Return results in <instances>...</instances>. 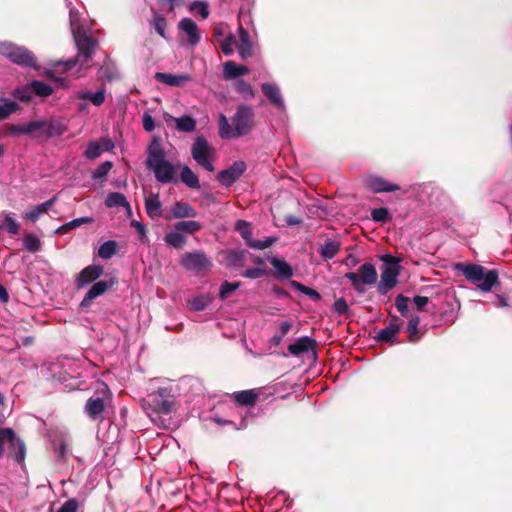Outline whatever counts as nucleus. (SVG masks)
I'll list each match as a JSON object with an SVG mask.
<instances>
[{
    "instance_id": "obj_1",
    "label": "nucleus",
    "mask_w": 512,
    "mask_h": 512,
    "mask_svg": "<svg viewBox=\"0 0 512 512\" xmlns=\"http://www.w3.org/2000/svg\"><path fill=\"white\" fill-rule=\"evenodd\" d=\"M73 37L78 49V54L66 61L59 60L52 63L53 67L59 68L62 72L71 70L77 64L81 66L87 64L92 59L98 46V40L82 29L73 31Z\"/></svg>"
},
{
    "instance_id": "obj_2",
    "label": "nucleus",
    "mask_w": 512,
    "mask_h": 512,
    "mask_svg": "<svg viewBox=\"0 0 512 512\" xmlns=\"http://www.w3.org/2000/svg\"><path fill=\"white\" fill-rule=\"evenodd\" d=\"M0 54L14 64L24 68L37 70L39 68L35 54L24 46L12 42H0Z\"/></svg>"
},
{
    "instance_id": "obj_3",
    "label": "nucleus",
    "mask_w": 512,
    "mask_h": 512,
    "mask_svg": "<svg viewBox=\"0 0 512 512\" xmlns=\"http://www.w3.org/2000/svg\"><path fill=\"white\" fill-rule=\"evenodd\" d=\"M174 397L169 395L167 389L159 388L157 391L148 395V398L143 400V408L148 414H169L174 407Z\"/></svg>"
},
{
    "instance_id": "obj_4",
    "label": "nucleus",
    "mask_w": 512,
    "mask_h": 512,
    "mask_svg": "<svg viewBox=\"0 0 512 512\" xmlns=\"http://www.w3.org/2000/svg\"><path fill=\"white\" fill-rule=\"evenodd\" d=\"M254 116L255 113L252 107L248 105L238 106L232 118L234 134L238 137L249 134L254 126Z\"/></svg>"
},
{
    "instance_id": "obj_5",
    "label": "nucleus",
    "mask_w": 512,
    "mask_h": 512,
    "mask_svg": "<svg viewBox=\"0 0 512 512\" xmlns=\"http://www.w3.org/2000/svg\"><path fill=\"white\" fill-rule=\"evenodd\" d=\"M382 261L386 263L382 274L378 289L381 293L386 294L390 291L397 283V277L399 275L398 260L391 255H384Z\"/></svg>"
},
{
    "instance_id": "obj_6",
    "label": "nucleus",
    "mask_w": 512,
    "mask_h": 512,
    "mask_svg": "<svg viewBox=\"0 0 512 512\" xmlns=\"http://www.w3.org/2000/svg\"><path fill=\"white\" fill-rule=\"evenodd\" d=\"M32 129L35 138L57 137L67 131V127L56 119L32 121Z\"/></svg>"
},
{
    "instance_id": "obj_7",
    "label": "nucleus",
    "mask_w": 512,
    "mask_h": 512,
    "mask_svg": "<svg viewBox=\"0 0 512 512\" xmlns=\"http://www.w3.org/2000/svg\"><path fill=\"white\" fill-rule=\"evenodd\" d=\"M180 265L187 271L201 273L212 267L210 258L202 251L188 252L182 255Z\"/></svg>"
},
{
    "instance_id": "obj_8",
    "label": "nucleus",
    "mask_w": 512,
    "mask_h": 512,
    "mask_svg": "<svg viewBox=\"0 0 512 512\" xmlns=\"http://www.w3.org/2000/svg\"><path fill=\"white\" fill-rule=\"evenodd\" d=\"M117 282L115 279L110 280H99L95 282L86 295L84 296L83 300L80 303V308L82 310L88 309L93 300L101 295H103L105 292H107L110 288L114 286V284Z\"/></svg>"
},
{
    "instance_id": "obj_9",
    "label": "nucleus",
    "mask_w": 512,
    "mask_h": 512,
    "mask_svg": "<svg viewBox=\"0 0 512 512\" xmlns=\"http://www.w3.org/2000/svg\"><path fill=\"white\" fill-rule=\"evenodd\" d=\"M246 163L244 161H236L227 169L221 170L217 174V180L226 187L236 182L246 171Z\"/></svg>"
},
{
    "instance_id": "obj_10",
    "label": "nucleus",
    "mask_w": 512,
    "mask_h": 512,
    "mask_svg": "<svg viewBox=\"0 0 512 512\" xmlns=\"http://www.w3.org/2000/svg\"><path fill=\"white\" fill-rule=\"evenodd\" d=\"M147 167L153 170L156 179L161 183H169L174 180V167L166 159L151 163Z\"/></svg>"
},
{
    "instance_id": "obj_11",
    "label": "nucleus",
    "mask_w": 512,
    "mask_h": 512,
    "mask_svg": "<svg viewBox=\"0 0 512 512\" xmlns=\"http://www.w3.org/2000/svg\"><path fill=\"white\" fill-rule=\"evenodd\" d=\"M104 272L101 265H89L85 267L76 277L75 286L76 288L82 289L90 283L97 280Z\"/></svg>"
},
{
    "instance_id": "obj_12",
    "label": "nucleus",
    "mask_w": 512,
    "mask_h": 512,
    "mask_svg": "<svg viewBox=\"0 0 512 512\" xmlns=\"http://www.w3.org/2000/svg\"><path fill=\"white\" fill-rule=\"evenodd\" d=\"M212 152V147L204 137L198 136L195 138L191 148V154L197 163L209 158Z\"/></svg>"
},
{
    "instance_id": "obj_13",
    "label": "nucleus",
    "mask_w": 512,
    "mask_h": 512,
    "mask_svg": "<svg viewBox=\"0 0 512 512\" xmlns=\"http://www.w3.org/2000/svg\"><path fill=\"white\" fill-rule=\"evenodd\" d=\"M239 40L236 42V48L241 59L245 60L253 55V45L250 35L242 26L238 29Z\"/></svg>"
},
{
    "instance_id": "obj_14",
    "label": "nucleus",
    "mask_w": 512,
    "mask_h": 512,
    "mask_svg": "<svg viewBox=\"0 0 512 512\" xmlns=\"http://www.w3.org/2000/svg\"><path fill=\"white\" fill-rule=\"evenodd\" d=\"M179 29L188 35V42L195 46L200 42L201 36L197 24L191 18H183L178 25Z\"/></svg>"
},
{
    "instance_id": "obj_15",
    "label": "nucleus",
    "mask_w": 512,
    "mask_h": 512,
    "mask_svg": "<svg viewBox=\"0 0 512 512\" xmlns=\"http://www.w3.org/2000/svg\"><path fill=\"white\" fill-rule=\"evenodd\" d=\"M261 90L265 97L271 102L272 105L279 109L284 108V101L280 92L279 87L272 83H263Z\"/></svg>"
},
{
    "instance_id": "obj_16",
    "label": "nucleus",
    "mask_w": 512,
    "mask_h": 512,
    "mask_svg": "<svg viewBox=\"0 0 512 512\" xmlns=\"http://www.w3.org/2000/svg\"><path fill=\"white\" fill-rule=\"evenodd\" d=\"M155 79L163 84L172 86V87H180L186 84L191 80V77L188 74H169L163 72H157L155 74Z\"/></svg>"
},
{
    "instance_id": "obj_17",
    "label": "nucleus",
    "mask_w": 512,
    "mask_h": 512,
    "mask_svg": "<svg viewBox=\"0 0 512 512\" xmlns=\"http://www.w3.org/2000/svg\"><path fill=\"white\" fill-rule=\"evenodd\" d=\"M172 218H195L197 211L187 202L176 201L171 207Z\"/></svg>"
},
{
    "instance_id": "obj_18",
    "label": "nucleus",
    "mask_w": 512,
    "mask_h": 512,
    "mask_svg": "<svg viewBox=\"0 0 512 512\" xmlns=\"http://www.w3.org/2000/svg\"><path fill=\"white\" fill-rule=\"evenodd\" d=\"M105 410L104 400L100 397L97 398H89L85 404V413L91 420H97L101 417L103 411Z\"/></svg>"
},
{
    "instance_id": "obj_19",
    "label": "nucleus",
    "mask_w": 512,
    "mask_h": 512,
    "mask_svg": "<svg viewBox=\"0 0 512 512\" xmlns=\"http://www.w3.org/2000/svg\"><path fill=\"white\" fill-rule=\"evenodd\" d=\"M316 344H317V342L315 339L305 336V337L299 338L296 342L290 344L288 346V351L292 355L298 356L304 352L314 350V348L316 347Z\"/></svg>"
},
{
    "instance_id": "obj_20",
    "label": "nucleus",
    "mask_w": 512,
    "mask_h": 512,
    "mask_svg": "<svg viewBox=\"0 0 512 512\" xmlns=\"http://www.w3.org/2000/svg\"><path fill=\"white\" fill-rule=\"evenodd\" d=\"M401 329V322L399 319H393L389 322L386 328L380 330L377 334V339L381 342H393L396 335Z\"/></svg>"
},
{
    "instance_id": "obj_21",
    "label": "nucleus",
    "mask_w": 512,
    "mask_h": 512,
    "mask_svg": "<svg viewBox=\"0 0 512 512\" xmlns=\"http://www.w3.org/2000/svg\"><path fill=\"white\" fill-rule=\"evenodd\" d=\"M368 188L375 193L379 192H392L399 189L396 184L389 183L380 177H370L367 179Z\"/></svg>"
},
{
    "instance_id": "obj_22",
    "label": "nucleus",
    "mask_w": 512,
    "mask_h": 512,
    "mask_svg": "<svg viewBox=\"0 0 512 512\" xmlns=\"http://www.w3.org/2000/svg\"><path fill=\"white\" fill-rule=\"evenodd\" d=\"M248 254L247 250H229L226 255L227 266L234 269L243 268Z\"/></svg>"
},
{
    "instance_id": "obj_23",
    "label": "nucleus",
    "mask_w": 512,
    "mask_h": 512,
    "mask_svg": "<svg viewBox=\"0 0 512 512\" xmlns=\"http://www.w3.org/2000/svg\"><path fill=\"white\" fill-rule=\"evenodd\" d=\"M459 268L466 279L475 284L481 281V277L484 276L483 273L487 270L483 266L476 264L460 265Z\"/></svg>"
},
{
    "instance_id": "obj_24",
    "label": "nucleus",
    "mask_w": 512,
    "mask_h": 512,
    "mask_svg": "<svg viewBox=\"0 0 512 512\" xmlns=\"http://www.w3.org/2000/svg\"><path fill=\"white\" fill-rule=\"evenodd\" d=\"M10 456L18 463L23 464L26 456V445L24 441L16 436L14 433V440L11 441Z\"/></svg>"
},
{
    "instance_id": "obj_25",
    "label": "nucleus",
    "mask_w": 512,
    "mask_h": 512,
    "mask_svg": "<svg viewBox=\"0 0 512 512\" xmlns=\"http://www.w3.org/2000/svg\"><path fill=\"white\" fill-rule=\"evenodd\" d=\"M270 263L275 268L274 276L277 279H288L292 277V267L285 260L277 257H272L270 259Z\"/></svg>"
},
{
    "instance_id": "obj_26",
    "label": "nucleus",
    "mask_w": 512,
    "mask_h": 512,
    "mask_svg": "<svg viewBox=\"0 0 512 512\" xmlns=\"http://www.w3.org/2000/svg\"><path fill=\"white\" fill-rule=\"evenodd\" d=\"M145 209L147 215L152 219L162 215V203L158 194L151 193L149 197L145 199Z\"/></svg>"
},
{
    "instance_id": "obj_27",
    "label": "nucleus",
    "mask_w": 512,
    "mask_h": 512,
    "mask_svg": "<svg viewBox=\"0 0 512 512\" xmlns=\"http://www.w3.org/2000/svg\"><path fill=\"white\" fill-rule=\"evenodd\" d=\"M249 72V69L243 65H237L233 61H227L223 65V76L226 80L236 79Z\"/></svg>"
},
{
    "instance_id": "obj_28",
    "label": "nucleus",
    "mask_w": 512,
    "mask_h": 512,
    "mask_svg": "<svg viewBox=\"0 0 512 512\" xmlns=\"http://www.w3.org/2000/svg\"><path fill=\"white\" fill-rule=\"evenodd\" d=\"M232 397L238 405L249 407L255 405L258 393L255 390H243L235 392Z\"/></svg>"
},
{
    "instance_id": "obj_29",
    "label": "nucleus",
    "mask_w": 512,
    "mask_h": 512,
    "mask_svg": "<svg viewBox=\"0 0 512 512\" xmlns=\"http://www.w3.org/2000/svg\"><path fill=\"white\" fill-rule=\"evenodd\" d=\"M165 159V151L159 141L158 138H154L148 147V157L146 161V165L151 163L164 160Z\"/></svg>"
},
{
    "instance_id": "obj_30",
    "label": "nucleus",
    "mask_w": 512,
    "mask_h": 512,
    "mask_svg": "<svg viewBox=\"0 0 512 512\" xmlns=\"http://www.w3.org/2000/svg\"><path fill=\"white\" fill-rule=\"evenodd\" d=\"M364 285H373L377 281V271L371 263H364L357 272Z\"/></svg>"
},
{
    "instance_id": "obj_31",
    "label": "nucleus",
    "mask_w": 512,
    "mask_h": 512,
    "mask_svg": "<svg viewBox=\"0 0 512 512\" xmlns=\"http://www.w3.org/2000/svg\"><path fill=\"white\" fill-rule=\"evenodd\" d=\"M20 110V106L17 102L0 97V121L9 118L10 115Z\"/></svg>"
},
{
    "instance_id": "obj_32",
    "label": "nucleus",
    "mask_w": 512,
    "mask_h": 512,
    "mask_svg": "<svg viewBox=\"0 0 512 512\" xmlns=\"http://www.w3.org/2000/svg\"><path fill=\"white\" fill-rule=\"evenodd\" d=\"M483 274L481 281L476 285L480 290L489 292L498 281V273L495 270H486Z\"/></svg>"
},
{
    "instance_id": "obj_33",
    "label": "nucleus",
    "mask_w": 512,
    "mask_h": 512,
    "mask_svg": "<svg viewBox=\"0 0 512 512\" xmlns=\"http://www.w3.org/2000/svg\"><path fill=\"white\" fill-rule=\"evenodd\" d=\"M105 205L108 208L113 207H125L126 210L130 211V204L128 203L124 194L119 192H110L108 193L105 199Z\"/></svg>"
},
{
    "instance_id": "obj_34",
    "label": "nucleus",
    "mask_w": 512,
    "mask_h": 512,
    "mask_svg": "<svg viewBox=\"0 0 512 512\" xmlns=\"http://www.w3.org/2000/svg\"><path fill=\"white\" fill-rule=\"evenodd\" d=\"M30 87L32 88L33 94L41 98H47L54 92V89L51 85L39 80L31 81Z\"/></svg>"
},
{
    "instance_id": "obj_35",
    "label": "nucleus",
    "mask_w": 512,
    "mask_h": 512,
    "mask_svg": "<svg viewBox=\"0 0 512 512\" xmlns=\"http://www.w3.org/2000/svg\"><path fill=\"white\" fill-rule=\"evenodd\" d=\"M181 181L191 189H200L198 176L188 167L184 166L180 173Z\"/></svg>"
},
{
    "instance_id": "obj_36",
    "label": "nucleus",
    "mask_w": 512,
    "mask_h": 512,
    "mask_svg": "<svg viewBox=\"0 0 512 512\" xmlns=\"http://www.w3.org/2000/svg\"><path fill=\"white\" fill-rule=\"evenodd\" d=\"M174 120L176 123V129L180 132L190 133L196 129V121L190 115L174 118Z\"/></svg>"
},
{
    "instance_id": "obj_37",
    "label": "nucleus",
    "mask_w": 512,
    "mask_h": 512,
    "mask_svg": "<svg viewBox=\"0 0 512 512\" xmlns=\"http://www.w3.org/2000/svg\"><path fill=\"white\" fill-rule=\"evenodd\" d=\"M150 25L154 28L156 33L162 37L163 39H167L166 36V27H167V20L166 18L159 14L156 11H153V18L150 20Z\"/></svg>"
},
{
    "instance_id": "obj_38",
    "label": "nucleus",
    "mask_w": 512,
    "mask_h": 512,
    "mask_svg": "<svg viewBox=\"0 0 512 512\" xmlns=\"http://www.w3.org/2000/svg\"><path fill=\"white\" fill-rule=\"evenodd\" d=\"M6 134L10 136L28 135L33 137L32 121L22 124H12L8 127Z\"/></svg>"
},
{
    "instance_id": "obj_39",
    "label": "nucleus",
    "mask_w": 512,
    "mask_h": 512,
    "mask_svg": "<svg viewBox=\"0 0 512 512\" xmlns=\"http://www.w3.org/2000/svg\"><path fill=\"white\" fill-rule=\"evenodd\" d=\"M91 222H93V218L91 217L77 218L58 227L55 230V234H66L69 231L80 227L82 224H87Z\"/></svg>"
},
{
    "instance_id": "obj_40",
    "label": "nucleus",
    "mask_w": 512,
    "mask_h": 512,
    "mask_svg": "<svg viewBox=\"0 0 512 512\" xmlns=\"http://www.w3.org/2000/svg\"><path fill=\"white\" fill-rule=\"evenodd\" d=\"M77 98L82 100H89L95 106H100L105 101V91L99 90L95 93H92L90 91H80L77 93Z\"/></svg>"
},
{
    "instance_id": "obj_41",
    "label": "nucleus",
    "mask_w": 512,
    "mask_h": 512,
    "mask_svg": "<svg viewBox=\"0 0 512 512\" xmlns=\"http://www.w3.org/2000/svg\"><path fill=\"white\" fill-rule=\"evenodd\" d=\"M164 241L176 249H181L186 243V238L180 231L174 230L165 235Z\"/></svg>"
},
{
    "instance_id": "obj_42",
    "label": "nucleus",
    "mask_w": 512,
    "mask_h": 512,
    "mask_svg": "<svg viewBox=\"0 0 512 512\" xmlns=\"http://www.w3.org/2000/svg\"><path fill=\"white\" fill-rule=\"evenodd\" d=\"M219 136L222 139L236 138L234 128L229 124L227 117L224 114L219 116Z\"/></svg>"
},
{
    "instance_id": "obj_43",
    "label": "nucleus",
    "mask_w": 512,
    "mask_h": 512,
    "mask_svg": "<svg viewBox=\"0 0 512 512\" xmlns=\"http://www.w3.org/2000/svg\"><path fill=\"white\" fill-rule=\"evenodd\" d=\"M175 230L180 231L181 233L194 234L202 228L201 223L194 220L188 221H179L174 225Z\"/></svg>"
},
{
    "instance_id": "obj_44",
    "label": "nucleus",
    "mask_w": 512,
    "mask_h": 512,
    "mask_svg": "<svg viewBox=\"0 0 512 512\" xmlns=\"http://www.w3.org/2000/svg\"><path fill=\"white\" fill-rule=\"evenodd\" d=\"M341 249V243L338 240H327L322 245V258H333Z\"/></svg>"
},
{
    "instance_id": "obj_45",
    "label": "nucleus",
    "mask_w": 512,
    "mask_h": 512,
    "mask_svg": "<svg viewBox=\"0 0 512 512\" xmlns=\"http://www.w3.org/2000/svg\"><path fill=\"white\" fill-rule=\"evenodd\" d=\"M32 95H33V92H32V88L30 87V83H28L24 86L15 88L12 91V96L15 99H17L21 102H24V103H29L32 100Z\"/></svg>"
},
{
    "instance_id": "obj_46",
    "label": "nucleus",
    "mask_w": 512,
    "mask_h": 512,
    "mask_svg": "<svg viewBox=\"0 0 512 512\" xmlns=\"http://www.w3.org/2000/svg\"><path fill=\"white\" fill-rule=\"evenodd\" d=\"M23 245L27 251L36 253L41 248V241L35 234L26 233L23 236Z\"/></svg>"
},
{
    "instance_id": "obj_47",
    "label": "nucleus",
    "mask_w": 512,
    "mask_h": 512,
    "mask_svg": "<svg viewBox=\"0 0 512 512\" xmlns=\"http://www.w3.org/2000/svg\"><path fill=\"white\" fill-rule=\"evenodd\" d=\"M117 243L114 240H108L101 244L98 250V255L102 259H110L116 254Z\"/></svg>"
},
{
    "instance_id": "obj_48",
    "label": "nucleus",
    "mask_w": 512,
    "mask_h": 512,
    "mask_svg": "<svg viewBox=\"0 0 512 512\" xmlns=\"http://www.w3.org/2000/svg\"><path fill=\"white\" fill-rule=\"evenodd\" d=\"M210 303H212V297L209 294H202L190 301V308L198 312L204 310Z\"/></svg>"
},
{
    "instance_id": "obj_49",
    "label": "nucleus",
    "mask_w": 512,
    "mask_h": 512,
    "mask_svg": "<svg viewBox=\"0 0 512 512\" xmlns=\"http://www.w3.org/2000/svg\"><path fill=\"white\" fill-rule=\"evenodd\" d=\"M15 431L12 428H0V458L4 455V445L7 442L9 445L14 440Z\"/></svg>"
},
{
    "instance_id": "obj_50",
    "label": "nucleus",
    "mask_w": 512,
    "mask_h": 512,
    "mask_svg": "<svg viewBox=\"0 0 512 512\" xmlns=\"http://www.w3.org/2000/svg\"><path fill=\"white\" fill-rule=\"evenodd\" d=\"M235 89L238 93H240L245 99L254 97L255 93L252 86L246 82L245 80H237L235 82Z\"/></svg>"
},
{
    "instance_id": "obj_51",
    "label": "nucleus",
    "mask_w": 512,
    "mask_h": 512,
    "mask_svg": "<svg viewBox=\"0 0 512 512\" xmlns=\"http://www.w3.org/2000/svg\"><path fill=\"white\" fill-rule=\"evenodd\" d=\"M241 286V282H228L224 281L219 290V298L225 300L231 293L236 291Z\"/></svg>"
},
{
    "instance_id": "obj_52",
    "label": "nucleus",
    "mask_w": 512,
    "mask_h": 512,
    "mask_svg": "<svg viewBox=\"0 0 512 512\" xmlns=\"http://www.w3.org/2000/svg\"><path fill=\"white\" fill-rule=\"evenodd\" d=\"M49 209L50 208L43 202L27 212L25 218L34 223L39 219L41 214L47 213Z\"/></svg>"
},
{
    "instance_id": "obj_53",
    "label": "nucleus",
    "mask_w": 512,
    "mask_h": 512,
    "mask_svg": "<svg viewBox=\"0 0 512 512\" xmlns=\"http://www.w3.org/2000/svg\"><path fill=\"white\" fill-rule=\"evenodd\" d=\"M103 152L101 145L98 142L91 141L88 143L87 148L84 152V156L88 159H96Z\"/></svg>"
},
{
    "instance_id": "obj_54",
    "label": "nucleus",
    "mask_w": 512,
    "mask_h": 512,
    "mask_svg": "<svg viewBox=\"0 0 512 512\" xmlns=\"http://www.w3.org/2000/svg\"><path fill=\"white\" fill-rule=\"evenodd\" d=\"M275 241L276 238L274 237H266L263 240H247V245L253 249L264 250L270 247Z\"/></svg>"
},
{
    "instance_id": "obj_55",
    "label": "nucleus",
    "mask_w": 512,
    "mask_h": 512,
    "mask_svg": "<svg viewBox=\"0 0 512 512\" xmlns=\"http://www.w3.org/2000/svg\"><path fill=\"white\" fill-rule=\"evenodd\" d=\"M269 271L262 267L248 268L241 273V275L248 279H258L267 276Z\"/></svg>"
},
{
    "instance_id": "obj_56",
    "label": "nucleus",
    "mask_w": 512,
    "mask_h": 512,
    "mask_svg": "<svg viewBox=\"0 0 512 512\" xmlns=\"http://www.w3.org/2000/svg\"><path fill=\"white\" fill-rule=\"evenodd\" d=\"M113 166V163L111 161H105L101 163L98 168L93 172L92 178L94 180L96 179H102L105 178L108 174V172L111 170Z\"/></svg>"
},
{
    "instance_id": "obj_57",
    "label": "nucleus",
    "mask_w": 512,
    "mask_h": 512,
    "mask_svg": "<svg viewBox=\"0 0 512 512\" xmlns=\"http://www.w3.org/2000/svg\"><path fill=\"white\" fill-rule=\"evenodd\" d=\"M420 319L418 316H413L409 320L408 326H407V332L409 335V340L411 342H414L417 340V333H418V325H419Z\"/></svg>"
},
{
    "instance_id": "obj_58",
    "label": "nucleus",
    "mask_w": 512,
    "mask_h": 512,
    "mask_svg": "<svg viewBox=\"0 0 512 512\" xmlns=\"http://www.w3.org/2000/svg\"><path fill=\"white\" fill-rule=\"evenodd\" d=\"M157 3L162 9L170 13L173 12L176 7L183 5L185 0H157Z\"/></svg>"
},
{
    "instance_id": "obj_59",
    "label": "nucleus",
    "mask_w": 512,
    "mask_h": 512,
    "mask_svg": "<svg viewBox=\"0 0 512 512\" xmlns=\"http://www.w3.org/2000/svg\"><path fill=\"white\" fill-rule=\"evenodd\" d=\"M4 225L10 234L16 235L19 233V224L11 215L7 214L5 216Z\"/></svg>"
},
{
    "instance_id": "obj_60",
    "label": "nucleus",
    "mask_w": 512,
    "mask_h": 512,
    "mask_svg": "<svg viewBox=\"0 0 512 512\" xmlns=\"http://www.w3.org/2000/svg\"><path fill=\"white\" fill-rule=\"evenodd\" d=\"M233 44H236L235 37L233 34H229L221 43V50L225 55H231L233 53Z\"/></svg>"
},
{
    "instance_id": "obj_61",
    "label": "nucleus",
    "mask_w": 512,
    "mask_h": 512,
    "mask_svg": "<svg viewBox=\"0 0 512 512\" xmlns=\"http://www.w3.org/2000/svg\"><path fill=\"white\" fill-rule=\"evenodd\" d=\"M388 216L389 211L387 208H376L371 211V217L375 222H385Z\"/></svg>"
},
{
    "instance_id": "obj_62",
    "label": "nucleus",
    "mask_w": 512,
    "mask_h": 512,
    "mask_svg": "<svg viewBox=\"0 0 512 512\" xmlns=\"http://www.w3.org/2000/svg\"><path fill=\"white\" fill-rule=\"evenodd\" d=\"M345 277L350 280L352 286L355 290L362 292L363 291V283L360 279V276L358 273L349 272L345 274Z\"/></svg>"
},
{
    "instance_id": "obj_63",
    "label": "nucleus",
    "mask_w": 512,
    "mask_h": 512,
    "mask_svg": "<svg viewBox=\"0 0 512 512\" xmlns=\"http://www.w3.org/2000/svg\"><path fill=\"white\" fill-rule=\"evenodd\" d=\"M408 304H409V299L407 297H404L402 295L397 296L395 305H396V308L398 309V311L403 316H405L408 312Z\"/></svg>"
},
{
    "instance_id": "obj_64",
    "label": "nucleus",
    "mask_w": 512,
    "mask_h": 512,
    "mask_svg": "<svg viewBox=\"0 0 512 512\" xmlns=\"http://www.w3.org/2000/svg\"><path fill=\"white\" fill-rule=\"evenodd\" d=\"M78 509V502L76 499L72 498L67 500L57 512H76Z\"/></svg>"
}]
</instances>
